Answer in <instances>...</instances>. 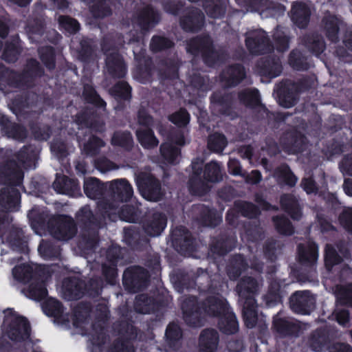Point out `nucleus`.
Wrapping results in <instances>:
<instances>
[{"mask_svg":"<svg viewBox=\"0 0 352 352\" xmlns=\"http://www.w3.org/2000/svg\"><path fill=\"white\" fill-rule=\"evenodd\" d=\"M41 58L43 62L46 65L49 69L54 67V53L51 47H46L40 52Z\"/></svg>","mask_w":352,"mask_h":352,"instance_id":"de8ad7c7","label":"nucleus"},{"mask_svg":"<svg viewBox=\"0 0 352 352\" xmlns=\"http://www.w3.org/2000/svg\"><path fill=\"white\" fill-rule=\"evenodd\" d=\"M32 267L25 263L15 266L12 270V276L16 281L26 284L31 280L26 296L33 300H41L46 296L47 289L43 282L32 278Z\"/></svg>","mask_w":352,"mask_h":352,"instance_id":"20e7f679","label":"nucleus"},{"mask_svg":"<svg viewBox=\"0 0 352 352\" xmlns=\"http://www.w3.org/2000/svg\"><path fill=\"white\" fill-rule=\"evenodd\" d=\"M241 212L243 215L249 217H254L258 214L256 208L249 203H245L243 204Z\"/></svg>","mask_w":352,"mask_h":352,"instance_id":"603ef678","label":"nucleus"},{"mask_svg":"<svg viewBox=\"0 0 352 352\" xmlns=\"http://www.w3.org/2000/svg\"><path fill=\"white\" fill-rule=\"evenodd\" d=\"M52 235L58 240H68L76 233V228L72 218L59 217L55 220L54 226L51 228Z\"/></svg>","mask_w":352,"mask_h":352,"instance_id":"6e6552de","label":"nucleus"},{"mask_svg":"<svg viewBox=\"0 0 352 352\" xmlns=\"http://www.w3.org/2000/svg\"><path fill=\"white\" fill-rule=\"evenodd\" d=\"M146 300H147L146 298L145 297V296H143V295L140 296L136 299V309L140 313H142V314L149 313V309L148 308L140 307V306L141 305V302H144Z\"/></svg>","mask_w":352,"mask_h":352,"instance_id":"0e129e2a","label":"nucleus"},{"mask_svg":"<svg viewBox=\"0 0 352 352\" xmlns=\"http://www.w3.org/2000/svg\"><path fill=\"white\" fill-rule=\"evenodd\" d=\"M111 91L115 96L127 100L130 96L131 88L125 82H120L114 86Z\"/></svg>","mask_w":352,"mask_h":352,"instance_id":"e433bc0d","label":"nucleus"},{"mask_svg":"<svg viewBox=\"0 0 352 352\" xmlns=\"http://www.w3.org/2000/svg\"><path fill=\"white\" fill-rule=\"evenodd\" d=\"M274 37L276 41V48L278 51H285L288 48V39L285 34V32L277 28L274 32Z\"/></svg>","mask_w":352,"mask_h":352,"instance_id":"79ce46f5","label":"nucleus"},{"mask_svg":"<svg viewBox=\"0 0 352 352\" xmlns=\"http://www.w3.org/2000/svg\"><path fill=\"white\" fill-rule=\"evenodd\" d=\"M302 186L307 194L313 193L316 190L314 182L311 178H305L302 180Z\"/></svg>","mask_w":352,"mask_h":352,"instance_id":"4d7b16f0","label":"nucleus"},{"mask_svg":"<svg viewBox=\"0 0 352 352\" xmlns=\"http://www.w3.org/2000/svg\"><path fill=\"white\" fill-rule=\"evenodd\" d=\"M298 257L300 261L303 264H314L318 257V247L311 241H309L306 245H299Z\"/></svg>","mask_w":352,"mask_h":352,"instance_id":"2eb2a0df","label":"nucleus"},{"mask_svg":"<svg viewBox=\"0 0 352 352\" xmlns=\"http://www.w3.org/2000/svg\"><path fill=\"white\" fill-rule=\"evenodd\" d=\"M52 152L59 157H63L65 155V148L63 143L53 142L51 144Z\"/></svg>","mask_w":352,"mask_h":352,"instance_id":"6e6d98bb","label":"nucleus"},{"mask_svg":"<svg viewBox=\"0 0 352 352\" xmlns=\"http://www.w3.org/2000/svg\"><path fill=\"white\" fill-rule=\"evenodd\" d=\"M324 23L327 36L332 41H336L338 38V19L335 16L329 15L324 18Z\"/></svg>","mask_w":352,"mask_h":352,"instance_id":"cd10ccee","label":"nucleus"},{"mask_svg":"<svg viewBox=\"0 0 352 352\" xmlns=\"http://www.w3.org/2000/svg\"><path fill=\"white\" fill-rule=\"evenodd\" d=\"M166 336L170 340H176L181 338L182 333L179 327L176 324H170L166 331Z\"/></svg>","mask_w":352,"mask_h":352,"instance_id":"09e8293b","label":"nucleus"},{"mask_svg":"<svg viewBox=\"0 0 352 352\" xmlns=\"http://www.w3.org/2000/svg\"><path fill=\"white\" fill-rule=\"evenodd\" d=\"M107 65L110 72L116 77H123L126 73L124 63L118 54L107 57Z\"/></svg>","mask_w":352,"mask_h":352,"instance_id":"aec40b11","label":"nucleus"},{"mask_svg":"<svg viewBox=\"0 0 352 352\" xmlns=\"http://www.w3.org/2000/svg\"><path fill=\"white\" fill-rule=\"evenodd\" d=\"M245 72L243 67L236 65L228 69L223 74V78L228 82V85L232 86L239 82L244 77Z\"/></svg>","mask_w":352,"mask_h":352,"instance_id":"b1692460","label":"nucleus"},{"mask_svg":"<svg viewBox=\"0 0 352 352\" xmlns=\"http://www.w3.org/2000/svg\"><path fill=\"white\" fill-rule=\"evenodd\" d=\"M227 144L225 137L219 133H214L210 136L208 147L214 152H221Z\"/></svg>","mask_w":352,"mask_h":352,"instance_id":"2f4dec72","label":"nucleus"},{"mask_svg":"<svg viewBox=\"0 0 352 352\" xmlns=\"http://www.w3.org/2000/svg\"><path fill=\"white\" fill-rule=\"evenodd\" d=\"M258 287V284L250 277L243 279L237 286L239 302L243 306L244 321L249 328L254 327L260 318L256 309V306L254 298Z\"/></svg>","mask_w":352,"mask_h":352,"instance_id":"f03ea898","label":"nucleus"},{"mask_svg":"<svg viewBox=\"0 0 352 352\" xmlns=\"http://www.w3.org/2000/svg\"><path fill=\"white\" fill-rule=\"evenodd\" d=\"M133 143L131 135L128 132L116 133L112 138V144L121 146L126 148H129Z\"/></svg>","mask_w":352,"mask_h":352,"instance_id":"72a5a7b5","label":"nucleus"},{"mask_svg":"<svg viewBox=\"0 0 352 352\" xmlns=\"http://www.w3.org/2000/svg\"><path fill=\"white\" fill-rule=\"evenodd\" d=\"M83 94L89 102L94 103L98 107L105 105V102L96 94L92 87H85Z\"/></svg>","mask_w":352,"mask_h":352,"instance_id":"58836bf2","label":"nucleus"},{"mask_svg":"<svg viewBox=\"0 0 352 352\" xmlns=\"http://www.w3.org/2000/svg\"><path fill=\"white\" fill-rule=\"evenodd\" d=\"M219 334L214 329L204 330L199 338V352H217Z\"/></svg>","mask_w":352,"mask_h":352,"instance_id":"f8f14e48","label":"nucleus"},{"mask_svg":"<svg viewBox=\"0 0 352 352\" xmlns=\"http://www.w3.org/2000/svg\"><path fill=\"white\" fill-rule=\"evenodd\" d=\"M228 348L229 352H240L243 348V345L239 341L230 342Z\"/></svg>","mask_w":352,"mask_h":352,"instance_id":"e2e57ef3","label":"nucleus"},{"mask_svg":"<svg viewBox=\"0 0 352 352\" xmlns=\"http://www.w3.org/2000/svg\"><path fill=\"white\" fill-rule=\"evenodd\" d=\"M136 184L145 199L157 201L160 199V184L150 173H141L138 174L136 177Z\"/></svg>","mask_w":352,"mask_h":352,"instance_id":"423d86ee","label":"nucleus"},{"mask_svg":"<svg viewBox=\"0 0 352 352\" xmlns=\"http://www.w3.org/2000/svg\"><path fill=\"white\" fill-rule=\"evenodd\" d=\"M169 120L175 124L179 126H183L188 123L190 116L185 110L180 109L179 111L172 114L169 117Z\"/></svg>","mask_w":352,"mask_h":352,"instance_id":"4c0bfd02","label":"nucleus"},{"mask_svg":"<svg viewBox=\"0 0 352 352\" xmlns=\"http://www.w3.org/2000/svg\"><path fill=\"white\" fill-rule=\"evenodd\" d=\"M103 146L104 142L101 140L93 136L89 138L88 142L84 144L83 151L88 155H94L97 153L98 148Z\"/></svg>","mask_w":352,"mask_h":352,"instance_id":"c9c22d12","label":"nucleus"},{"mask_svg":"<svg viewBox=\"0 0 352 352\" xmlns=\"http://www.w3.org/2000/svg\"><path fill=\"white\" fill-rule=\"evenodd\" d=\"M12 135L15 139L23 140L25 137V131L23 127L16 126L14 127V132Z\"/></svg>","mask_w":352,"mask_h":352,"instance_id":"680f3d73","label":"nucleus"},{"mask_svg":"<svg viewBox=\"0 0 352 352\" xmlns=\"http://www.w3.org/2000/svg\"><path fill=\"white\" fill-rule=\"evenodd\" d=\"M204 311L212 316L222 314L219 326L220 330L224 333L233 334L238 331L239 324L236 317L230 311L227 302L224 300L216 297L208 299Z\"/></svg>","mask_w":352,"mask_h":352,"instance_id":"7ed1b4c3","label":"nucleus"},{"mask_svg":"<svg viewBox=\"0 0 352 352\" xmlns=\"http://www.w3.org/2000/svg\"><path fill=\"white\" fill-rule=\"evenodd\" d=\"M334 292L337 301L340 304L352 305V284L347 287L338 285Z\"/></svg>","mask_w":352,"mask_h":352,"instance_id":"c85d7f7f","label":"nucleus"},{"mask_svg":"<svg viewBox=\"0 0 352 352\" xmlns=\"http://www.w3.org/2000/svg\"><path fill=\"white\" fill-rule=\"evenodd\" d=\"M340 168L343 174L352 175V157L344 159L340 165Z\"/></svg>","mask_w":352,"mask_h":352,"instance_id":"864d4df0","label":"nucleus"},{"mask_svg":"<svg viewBox=\"0 0 352 352\" xmlns=\"http://www.w3.org/2000/svg\"><path fill=\"white\" fill-rule=\"evenodd\" d=\"M282 206L291 214L294 219H298L301 216L297 200L292 195H284L280 199Z\"/></svg>","mask_w":352,"mask_h":352,"instance_id":"4be33fe9","label":"nucleus"},{"mask_svg":"<svg viewBox=\"0 0 352 352\" xmlns=\"http://www.w3.org/2000/svg\"><path fill=\"white\" fill-rule=\"evenodd\" d=\"M42 309L47 316L54 317L56 322L65 325L69 323L68 316L63 314L62 306L56 299H47L43 302Z\"/></svg>","mask_w":352,"mask_h":352,"instance_id":"9d476101","label":"nucleus"},{"mask_svg":"<svg viewBox=\"0 0 352 352\" xmlns=\"http://www.w3.org/2000/svg\"><path fill=\"white\" fill-rule=\"evenodd\" d=\"M277 179L292 186L297 182V178L290 172L287 166H281L275 173Z\"/></svg>","mask_w":352,"mask_h":352,"instance_id":"7c9ffc66","label":"nucleus"},{"mask_svg":"<svg viewBox=\"0 0 352 352\" xmlns=\"http://www.w3.org/2000/svg\"><path fill=\"white\" fill-rule=\"evenodd\" d=\"M153 10L150 8H147L142 16V21L146 23H150L153 20Z\"/></svg>","mask_w":352,"mask_h":352,"instance_id":"69168bd1","label":"nucleus"},{"mask_svg":"<svg viewBox=\"0 0 352 352\" xmlns=\"http://www.w3.org/2000/svg\"><path fill=\"white\" fill-rule=\"evenodd\" d=\"M279 286L272 284L270 286V292L266 298V303L268 306H273L276 302L279 301L280 296L278 293Z\"/></svg>","mask_w":352,"mask_h":352,"instance_id":"8fccbe9b","label":"nucleus"},{"mask_svg":"<svg viewBox=\"0 0 352 352\" xmlns=\"http://www.w3.org/2000/svg\"><path fill=\"white\" fill-rule=\"evenodd\" d=\"M173 142L177 145L182 146L186 144L183 135H179L171 142H166L161 146V153L164 158L169 163H175L179 155V151L173 146Z\"/></svg>","mask_w":352,"mask_h":352,"instance_id":"ddd939ff","label":"nucleus"},{"mask_svg":"<svg viewBox=\"0 0 352 352\" xmlns=\"http://www.w3.org/2000/svg\"><path fill=\"white\" fill-rule=\"evenodd\" d=\"M38 251L44 258H50L52 255H54L52 247L47 242L43 241L41 243Z\"/></svg>","mask_w":352,"mask_h":352,"instance_id":"3c124183","label":"nucleus"},{"mask_svg":"<svg viewBox=\"0 0 352 352\" xmlns=\"http://www.w3.org/2000/svg\"><path fill=\"white\" fill-rule=\"evenodd\" d=\"M240 100L247 105H256L259 103V94L256 89L246 90L241 93Z\"/></svg>","mask_w":352,"mask_h":352,"instance_id":"f704fd0d","label":"nucleus"},{"mask_svg":"<svg viewBox=\"0 0 352 352\" xmlns=\"http://www.w3.org/2000/svg\"><path fill=\"white\" fill-rule=\"evenodd\" d=\"M195 299H189L182 305V310L185 321L192 326H199L201 322L199 316L201 314L197 309L194 311Z\"/></svg>","mask_w":352,"mask_h":352,"instance_id":"a211bd4d","label":"nucleus"},{"mask_svg":"<svg viewBox=\"0 0 352 352\" xmlns=\"http://www.w3.org/2000/svg\"><path fill=\"white\" fill-rule=\"evenodd\" d=\"M173 43L164 37L154 36L151 43V47L153 51H158L162 49L170 47Z\"/></svg>","mask_w":352,"mask_h":352,"instance_id":"c03bdc74","label":"nucleus"},{"mask_svg":"<svg viewBox=\"0 0 352 352\" xmlns=\"http://www.w3.org/2000/svg\"><path fill=\"white\" fill-rule=\"evenodd\" d=\"M17 160L24 168L31 167V163L35 158V155L30 147H25L16 156Z\"/></svg>","mask_w":352,"mask_h":352,"instance_id":"473e14b6","label":"nucleus"},{"mask_svg":"<svg viewBox=\"0 0 352 352\" xmlns=\"http://www.w3.org/2000/svg\"><path fill=\"white\" fill-rule=\"evenodd\" d=\"M343 187L346 194L352 197V179H345Z\"/></svg>","mask_w":352,"mask_h":352,"instance_id":"774afa93","label":"nucleus"},{"mask_svg":"<svg viewBox=\"0 0 352 352\" xmlns=\"http://www.w3.org/2000/svg\"><path fill=\"white\" fill-rule=\"evenodd\" d=\"M62 292L68 300L79 298L83 293L81 283L76 278L65 280L63 283Z\"/></svg>","mask_w":352,"mask_h":352,"instance_id":"f3484780","label":"nucleus"},{"mask_svg":"<svg viewBox=\"0 0 352 352\" xmlns=\"http://www.w3.org/2000/svg\"><path fill=\"white\" fill-rule=\"evenodd\" d=\"M54 190L60 194H67L69 191H78L80 190L78 182L74 179H68L67 177H57L53 184Z\"/></svg>","mask_w":352,"mask_h":352,"instance_id":"6ab92c4d","label":"nucleus"},{"mask_svg":"<svg viewBox=\"0 0 352 352\" xmlns=\"http://www.w3.org/2000/svg\"><path fill=\"white\" fill-rule=\"evenodd\" d=\"M324 49V44L322 41H318L315 42L312 46L311 50L316 54H319Z\"/></svg>","mask_w":352,"mask_h":352,"instance_id":"338daca9","label":"nucleus"},{"mask_svg":"<svg viewBox=\"0 0 352 352\" xmlns=\"http://www.w3.org/2000/svg\"><path fill=\"white\" fill-rule=\"evenodd\" d=\"M315 298L309 292H296L290 298L292 309L300 314H309L314 308Z\"/></svg>","mask_w":352,"mask_h":352,"instance_id":"1a4fd4ad","label":"nucleus"},{"mask_svg":"<svg viewBox=\"0 0 352 352\" xmlns=\"http://www.w3.org/2000/svg\"><path fill=\"white\" fill-rule=\"evenodd\" d=\"M109 188L112 197L108 200L104 209L108 215L118 214L126 221H131V217L125 214L120 205L128 201L133 196V190L131 185L125 179H115L109 182Z\"/></svg>","mask_w":352,"mask_h":352,"instance_id":"f257e3e1","label":"nucleus"},{"mask_svg":"<svg viewBox=\"0 0 352 352\" xmlns=\"http://www.w3.org/2000/svg\"><path fill=\"white\" fill-rule=\"evenodd\" d=\"M211 41L209 37H204L201 38H195L190 41L188 45V51L191 53H196L198 51H201L204 54L210 50Z\"/></svg>","mask_w":352,"mask_h":352,"instance_id":"a878e982","label":"nucleus"},{"mask_svg":"<svg viewBox=\"0 0 352 352\" xmlns=\"http://www.w3.org/2000/svg\"><path fill=\"white\" fill-rule=\"evenodd\" d=\"M138 120L142 125L136 132L138 139L141 145L146 148H151L158 144V140L154 136L153 131L147 127L150 125L152 119L145 113L140 112Z\"/></svg>","mask_w":352,"mask_h":352,"instance_id":"0eeeda50","label":"nucleus"},{"mask_svg":"<svg viewBox=\"0 0 352 352\" xmlns=\"http://www.w3.org/2000/svg\"><path fill=\"white\" fill-rule=\"evenodd\" d=\"M84 190L88 197L94 199L102 193V187L97 179L90 177L85 180Z\"/></svg>","mask_w":352,"mask_h":352,"instance_id":"bb28decb","label":"nucleus"},{"mask_svg":"<svg viewBox=\"0 0 352 352\" xmlns=\"http://www.w3.org/2000/svg\"><path fill=\"white\" fill-rule=\"evenodd\" d=\"M335 315L338 322L341 325H344L349 320V313L346 310H339L337 309Z\"/></svg>","mask_w":352,"mask_h":352,"instance_id":"5fc2aeb1","label":"nucleus"},{"mask_svg":"<svg viewBox=\"0 0 352 352\" xmlns=\"http://www.w3.org/2000/svg\"><path fill=\"white\" fill-rule=\"evenodd\" d=\"M204 177L212 182L219 181L222 177L219 164L214 162L207 164L204 171Z\"/></svg>","mask_w":352,"mask_h":352,"instance_id":"c756f323","label":"nucleus"},{"mask_svg":"<svg viewBox=\"0 0 352 352\" xmlns=\"http://www.w3.org/2000/svg\"><path fill=\"white\" fill-rule=\"evenodd\" d=\"M60 25L70 33L76 32L79 28V24L75 19L67 16H60L58 19Z\"/></svg>","mask_w":352,"mask_h":352,"instance_id":"37998d69","label":"nucleus"},{"mask_svg":"<svg viewBox=\"0 0 352 352\" xmlns=\"http://www.w3.org/2000/svg\"><path fill=\"white\" fill-rule=\"evenodd\" d=\"M329 352H352V349L349 344H336L330 348Z\"/></svg>","mask_w":352,"mask_h":352,"instance_id":"13d9d810","label":"nucleus"},{"mask_svg":"<svg viewBox=\"0 0 352 352\" xmlns=\"http://www.w3.org/2000/svg\"><path fill=\"white\" fill-rule=\"evenodd\" d=\"M261 175L257 170H253L249 174L245 179L248 184H256L261 181Z\"/></svg>","mask_w":352,"mask_h":352,"instance_id":"052dcab7","label":"nucleus"},{"mask_svg":"<svg viewBox=\"0 0 352 352\" xmlns=\"http://www.w3.org/2000/svg\"><path fill=\"white\" fill-rule=\"evenodd\" d=\"M274 326L276 331L283 336L295 333L297 329L293 320L281 318L279 316L274 318Z\"/></svg>","mask_w":352,"mask_h":352,"instance_id":"412c9836","label":"nucleus"},{"mask_svg":"<svg viewBox=\"0 0 352 352\" xmlns=\"http://www.w3.org/2000/svg\"><path fill=\"white\" fill-rule=\"evenodd\" d=\"M204 16L203 13L197 10L193 11L192 15L189 16L186 19L183 20L181 23L184 30L186 31H195L201 25Z\"/></svg>","mask_w":352,"mask_h":352,"instance_id":"393cba45","label":"nucleus"},{"mask_svg":"<svg viewBox=\"0 0 352 352\" xmlns=\"http://www.w3.org/2000/svg\"><path fill=\"white\" fill-rule=\"evenodd\" d=\"M3 327L8 336L12 340H25L30 337V326L25 318L11 309L5 311Z\"/></svg>","mask_w":352,"mask_h":352,"instance_id":"39448f33","label":"nucleus"},{"mask_svg":"<svg viewBox=\"0 0 352 352\" xmlns=\"http://www.w3.org/2000/svg\"><path fill=\"white\" fill-rule=\"evenodd\" d=\"M340 224L352 234V208L343 211L339 217Z\"/></svg>","mask_w":352,"mask_h":352,"instance_id":"49530a36","label":"nucleus"},{"mask_svg":"<svg viewBox=\"0 0 352 352\" xmlns=\"http://www.w3.org/2000/svg\"><path fill=\"white\" fill-rule=\"evenodd\" d=\"M20 233L21 231H17L14 240L9 239L7 241V243L10 246L12 251L25 252L27 249L26 243L21 239Z\"/></svg>","mask_w":352,"mask_h":352,"instance_id":"a18cd8bd","label":"nucleus"},{"mask_svg":"<svg viewBox=\"0 0 352 352\" xmlns=\"http://www.w3.org/2000/svg\"><path fill=\"white\" fill-rule=\"evenodd\" d=\"M274 221L280 233L286 235H290L293 233V228L288 219L285 217H277Z\"/></svg>","mask_w":352,"mask_h":352,"instance_id":"ea45409f","label":"nucleus"},{"mask_svg":"<svg viewBox=\"0 0 352 352\" xmlns=\"http://www.w3.org/2000/svg\"><path fill=\"white\" fill-rule=\"evenodd\" d=\"M292 21L299 27L305 28L309 21L310 9L304 3H294L291 11Z\"/></svg>","mask_w":352,"mask_h":352,"instance_id":"4468645a","label":"nucleus"},{"mask_svg":"<svg viewBox=\"0 0 352 352\" xmlns=\"http://www.w3.org/2000/svg\"><path fill=\"white\" fill-rule=\"evenodd\" d=\"M337 249H338L339 254L333 246L330 245L326 246L324 261L326 267L329 270H330L333 265L338 264L341 260H342L341 255L344 258H346L348 256V251L346 248L337 246Z\"/></svg>","mask_w":352,"mask_h":352,"instance_id":"dca6fc26","label":"nucleus"},{"mask_svg":"<svg viewBox=\"0 0 352 352\" xmlns=\"http://www.w3.org/2000/svg\"><path fill=\"white\" fill-rule=\"evenodd\" d=\"M166 226V219L165 217L158 214L154 217L153 221L146 227L145 230L148 235L156 236L162 233Z\"/></svg>","mask_w":352,"mask_h":352,"instance_id":"5701e85b","label":"nucleus"},{"mask_svg":"<svg viewBox=\"0 0 352 352\" xmlns=\"http://www.w3.org/2000/svg\"><path fill=\"white\" fill-rule=\"evenodd\" d=\"M228 168L230 172L234 175H238L241 174V166L237 160H231L228 162Z\"/></svg>","mask_w":352,"mask_h":352,"instance_id":"bf43d9fd","label":"nucleus"},{"mask_svg":"<svg viewBox=\"0 0 352 352\" xmlns=\"http://www.w3.org/2000/svg\"><path fill=\"white\" fill-rule=\"evenodd\" d=\"M245 42L247 47L252 53L265 52L264 47L267 44V40L264 31L259 30L248 33Z\"/></svg>","mask_w":352,"mask_h":352,"instance_id":"9b49d317","label":"nucleus"},{"mask_svg":"<svg viewBox=\"0 0 352 352\" xmlns=\"http://www.w3.org/2000/svg\"><path fill=\"white\" fill-rule=\"evenodd\" d=\"M19 53L18 41H15L14 43L6 46L3 58L7 62H14L16 60Z\"/></svg>","mask_w":352,"mask_h":352,"instance_id":"a19ab883","label":"nucleus"}]
</instances>
